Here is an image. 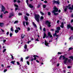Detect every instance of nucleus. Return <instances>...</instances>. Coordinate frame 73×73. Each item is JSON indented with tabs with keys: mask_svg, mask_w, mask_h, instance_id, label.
<instances>
[{
	"mask_svg": "<svg viewBox=\"0 0 73 73\" xmlns=\"http://www.w3.org/2000/svg\"><path fill=\"white\" fill-rule=\"evenodd\" d=\"M17 10H18V8H16L15 9V11H16Z\"/></svg>",
	"mask_w": 73,
	"mask_h": 73,
	"instance_id": "57",
	"label": "nucleus"
},
{
	"mask_svg": "<svg viewBox=\"0 0 73 73\" xmlns=\"http://www.w3.org/2000/svg\"><path fill=\"white\" fill-rule=\"evenodd\" d=\"M46 34L45 33V32H44L43 36V38H46Z\"/></svg>",
	"mask_w": 73,
	"mask_h": 73,
	"instance_id": "11",
	"label": "nucleus"
},
{
	"mask_svg": "<svg viewBox=\"0 0 73 73\" xmlns=\"http://www.w3.org/2000/svg\"><path fill=\"white\" fill-rule=\"evenodd\" d=\"M25 19L26 21H28V17L27 16H25Z\"/></svg>",
	"mask_w": 73,
	"mask_h": 73,
	"instance_id": "19",
	"label": "nucleus"
},
{
	"mask_svg": "<svg viewBox=\"0 0 73 73\" xmlns=\"http://www.w3.org/2000/svg\"><path fill=\"white\" fill-rule=\"evenodd\" d=\"M68 62L69 63H70L71 62V59H69L68 60Z\"/></svg>",
	"mask_w": 73,
	"mask_h": 73,
	"instance_id": "33",
	"label": "nucleus"
},
{
	"mask_svg": "<svg viewBox=\"0 0 73 73\" xmlns=\"http://www.w3.org/2000/svg\"><path fill=\"white\" fill-rule=\"evenodd\" d=\"M28 29V30H27V31H30V28H29V27H28L27 28Z\"/></svg>",
	"mask_w": 73,
	"mask_h": 73,
	"instance_id": "49",
	"label": "nucleus"
},
{
	"mask_svg": "<svg viewBox=\"0 0 73 73\" xmlns=\"http://www.w3.org/2000/svg\"><path fill=\"white\" fill-rule=\"evenodd\" d=\"M13 16V14L12 13L10 14V15L9 17V18H11L12 16Z\"/></svg>",
	"mask_w": 73,
	"mask_h": 73,
	"instance_id": "16",
	"label": "nucleus"
},
{
	"mask_svg": "<svg viewBox=\"0 0 73 73\" xmlns=\"http://www.w3.org/2000/svg\"><path fill=\"white\" fill-rule=\"evenodd\" d=\"M30 56H27L25 58V60H28V58H29Z\"/></svg>",
	"mask_w": 73,
	"mask_h": 73,
	"instance_id": "31",
	"label": "nucleus"
},
{
	"mask_svg": "<svg viewBox=\"0 0 73 73\" xmlns=\"http://www.w3.org/2000/svg\"><path fill=\"white\" fill-rule=\"evenodd\" d=\"M69 7H70V4H69L68 5V6H66V7H65L64 9V12H66V11H67V10H68V8Z\"/></svg>",
	"mask_w": 73,
	"mask_h": 73,
	"instance_id": "5",
	"label": "nucleus"
},
{
	"mask_svg": "<svg viewBox=\"0 0 73 73\" xmlns=\"http://www.w3.org/2000/svg\"><path fill=\"white\" fill-rule=\"evenodd\" d=\"M11 58L13 60H14V58H13V56L12 55H11Z\"/></svg>",
	"mask_w": 73,
	"mask_h": 73,
	"instance_id": "35",
	"label": "nucleus"
},
{
	"mask_svg": "<svg viewBox=\"0 0 73 73\" xmlns=\"http://www.w3.org/2000/svg\"><path fill=\"white\" fill-rule=\"evenodd\" d=\"M58 54H62V53L58 52Z\"/></svg>",
	"mask_w": 73,
	"mask_h": 73,
	"instance_id": "48",
	"label": "nucleus"
},
{
	"mask_svg": "<svg viewBox=\"0 0 73 73\" xmlns=\"http://www.w3.org/2000/svg\"><path fill=\"white\" fill-rule=\"evenodd\" d=\"M54 13V15L55 16H56L57 15H58V13Z\"/></svg>",
	"mask_w": 73,
	"mask_h": 73,
	"instance_id": "26",
	"label": "nucleus"
},
{
	"mask_svg": "<svg viewBox=\"0 0 73 73\" xmlns=\"http://www.w3.org/2000/svg\"><path fill=\"white\" fill-rule=\"evenodd\" d=\"M33 24L34 25V27H35L36 28H37V25H36V24H35V22H33Z\"/></svg>",
	"mask_w": 73,
	"mask_h": 73,
	"instance_id": "13",
	"label": "nucleus"
},
{
	"mask_svg": "<svg viewBox=\"0 0 73 73\" xmlns=\"http://www.w3.org/2000/svg\"><path fill=\"white\" fill-rule=\"evenodd\" d=\"M54 10L52 11V13H55V12H58V9L56 7L54 6Z\"/></svg>",
	"mask_w": 73,
	"mask_h": 73,
	"instance_id": "4",
	"label": "nucleus"
},
{
	"mask_svg": "<svg viewBox=\"0 0 73 73\" xmlns=\"http://www.w3.org/2000/svg\"><path fill=\"white\" fill-rule=\"evenodd\" d=\"M14 6L15 7H17V8H19V6H18L17 5L15 4Z\"/></svg>",
	"mask_w": 73,
	"mask_h": 73,
	"instance_id": "24",
	"label": "nucleus"
},
{
	"mask_svg": "<svg viewBox=\"0 0 73 73\" xmlns=\"http://www.w3.org/2000/svg\"><path fill=\"white\" fill-rule=\"evenodd\" d=\"M60 27L62 28H64V26L62 25H60Z\"/></svg>",
	"mask_w": 73,
	"mask_h": 73,
	"instance_id": "51",
	"label": "nucleus"
},
{
	"mask_svg": "<svg viewBox=\"0 0 73 73\" xmlns=\"http://www.w3.org/2000/svg\"><path fill=\"white\" fill-rule=\"evenodd\" d=\"M35 20L37 21V22H39L40 20H39V18H40V15L38 14H36L35 15Z\"/></svg>",
	"mask_w": 73,
	"mask_h": 73,
	"instance_id": "1",
	"label": "nucleus"
},
{
	"mask_svg": "<svg viewBox=\"0 0 73 73\" xmlns=\"http://www.w3.org/2000/svg\"><path fill=\"white\" fill-rule=\"evenodd\" d=\"M49 44V43L47 42V41L46 40H45L44 44L45 45H46V46H47L49 47V46L48 44Z\"/></svg>",
	"mask_w": 73,
	"mask_h": 73,
	"instance_id": "9",
	"label": "nucleus"
},
{
	"mask_svg": "<svg viewBox=\"0 0 73 73\" xmlns=\"http://www.w3.org/2000/svg\"><path fill=\"white\" fill-rule=\"evenodd\" d=\"M1 11L2 12H4L5 11V7H4V6L3 5H1Z\"/></svg>",
	"mask_w": 73,
	"mask_h": 73,
	"instance_id": "8",
	"label": "nucleus"
},
{
	"mask_svg": "<svg viewBox=\"0 0 73 73\" xmlns=\"http://www.w3.org/2000/svg\"><path fill=\"white\" fill-rule=\"evenodd\" d=\"M25 23L26 25H28L29 24V23H28V22H26Z\"/></svg>",
	"mask_w": 73,
	"mask_h": 73,
	"instance_id": "47",
	"label": "nucleus"
},
{
	"mask_svg": "<svg viewBox=\"0 0 73 73\" xmlns=\"http://www.w3.org/2000/svg\"><path fill=\"white\" fill-rule=\"evenodd\" d=\"M29 7L30 8H33V6L31 4H29Z\"/></svg>",
	"mask_w": 73,
	"mask_h": 73,
	"instance_id": "14",
	"label": "nucleus"
},
{
	"mask_svg": "<svg viewBox=\"0 0 73 73\" xmlns=\"http://www.w3.org/2000/svg\"><path fill=\"white\" fill-rule=\"evenodd\" d=\"M62 58H63V60H64V64H65L66 63L67 61H68V58L65 57V56L64 55H62Z\"/></svg>",
	"mask_w": 73,
	"mask_h": 73,
	"instance_id": "2",
	"label": "nucleus"
},
{
	"mask_svg": "<svg viewBox=\"0 0 73 73\" xmlns=\"http://www.w3.org/2000/svg\"><path fill=\"white\" fill-rule=\"evenodd\" d=\"M44 3H48V1H44Z\"/></svg>",
	"mask_w": 73,
	"mask_h": 73,
	"instance_id": "56",
	"label": "nucleus"
},
{
	"mask_svg": "<svg viewBox=\"0 0 73 73\" xmlns=\"http://www.w3.org/2000/svg\"><path fill=\"white\" fill-rule=\"evenodd\" d=\"M50 37V38H52V37H53V36L52 35H51V33L50 32H49L48 33V36H46V38H47L48 37Z\"/></svg>",
	"mask_w": 73,
	"mask_h": 73,
	"instance_id": "6",
	"label": "nucleus"
},
{
	"mask_svg": "<svg viewBox=\"0 0 73 73\" xmlns=\"http://www.w3.org/2000/svg\"><path fill=\"white\" fill-rule=\"evenodd\" d=\"M13 35V34L12 33H10V37H12V35Z\"/></svg>",
	"mask_w": 73,
	"mask_h": 73,
	"instance_id": "43",
	"label": "nucleus"
},
{
	"mask_svg": "<svg viewBox=\"0 0 73 73\" xmlns=\"http://www.w3.org/2000/svg\"><path fill=\"white\" fill-rule=\"evenodd\" d=\"M61 25H63V26H64V23H63V22H62V23H61Z\"/></svg>",
	"mask_w": 73,
	"mask_h": 73,
	"instance_id": "61",
	"label": "nucleus"
},
{
	"mask_svg": "<svg viewBox=\"0 0 73 73\" xmlns=\"http://www.w3.org/2000/svg\"><path fill=\"white\" fill-rule=\"evenodd\" d=\"M36 62H38V63H39V62H39V61L37 60H36Z\"/></svg>",
	"mask_w": 73,
	"mask_h": 73,
	"instance_id": "58",
	"label": "nucleus"
},
{
	"mask_svg": "<svg viewBox=\"0 0 73 73\" xmlns=\"http://www.w3.org/2000/svg\"><path fill=\"white\" fill-rule=\"evenodd\" d=\"M55 4H57L58 5L60 4V2L59 1H56L55 0L53 1V4L54 5Z\"/></svg>",
	"mask_w": 73,
	"mask_h": 73,
	"instance_id": "7",
	"label": "nucleus"
},
{
	"mask_svg": "<svg viewBox=\"0 0 73 73\" xmlns=\"http://www.w3.org/2000/svg\"><path fill=\"white\" fill-rule=\"evenodd\" d=\"M15 32L16 33H18V32H19V30H18V29L15 30Z\"/></svg>",
	"mask_w": 73,
	"mask_h": 73,
	"instance_id": "22",
	"label": "nucleus"
},
{
	"mask_svg": "<svg viewBox=\"0 0 73 73\" xmlns=\"http://www.w3.org/2000/svg\"><path fill=\"white\" fill-rule=\"evenodd\" d=\"M11 31H13V28L11 27Z\"/></svg>",
	"mask_w": 73,
	"mask_h": 73,
	"instance_id": "50",
	"label": "nucleus"
},
{
	"mask_svg": "<svg viewBox=\"0 0 73 73\" xmlns=\"http://www.w3.org/2000/svg\"><path fill=\"white\" fill-rule=\"evenodd\" d=\"M6 41V40H4L3 41V42H5Z\"/></svg>",
	"mask_w": 73,
	"mask_h": 73,
	"instance_id": "64",
	"label": "nucleus"
},
{
	"mask_svg": "<svg viewBox=\"0 0 73 73\" xmlns=\"http://www.w3.org/2000/svg\"><path fill=\"white\" fill-rule=\"evenodd\" d=\"M46 7V5H43V7L44 8H45Z\"/></svg>",
	"mask_w": 73,
	"mask_h": 73,
	"instance_id": "29",
	"label": "nucleus"
},
{
	"mask_svg": "<svg viewBox=\"0 0 73 73\" xmlns=\"http://www.w3.org/2000/svg\"><path fill=\"white\" fill-rule=\"evenodd\" d=\"M19 22V21H15V22L14 23V24H17V23H18V22Z\"/></svg>",
	"mask_w": 73,
	"mask_h": 73,
	"instance_id": "23",
	"label": "nucleus"
},
{
	"mask_svg": "<svg viewBox=\"0 0 73 73\" xmlns=\"http://www.w3.org/2000/svg\"><path fill=\"white\" fill-rule=\"evenodd\" d=\"M62 55L60 56L59 58V59H60V60H61V58H62Z\"/></svg>",
	"mask_w": 73,
	"mask_h": 73,
	"instance_id": "55",
	"label": "nucleus"
},
{
	"mask_svg": "<svg viewBox=\"0 0 73 73\" xmlns=\"http://www.w3.org/2000/svg\"><path fill=\"white\" fill-rule=\"evenodd\" d=\"M70 28L72 31L73 30V27L71 26V27H70Z\"/></svg>",
	"mask_w": 73,
	"mask_h": 73,
	"instance_id": "46",
	"label": "nucleus"
},
{
	"mask_svg": "<svg viewBox=\"0 0 73 73\" xmlns=\"http://www.w3.org/2000/svg\"><path fill=\"white\" fill-rule=\"evenodd\" d=\"M43 31L44 32H46V30L45 29V28H43Z\"/></svg>",
	"mask_w": 73,
	"mask_h": 73,
	"instance_id": "45",
	"label": "nucleus"
},
{
	"mask_svg": "<svg viewBox=\"0 0 73 73\" xmlns=\"http://www.w3.org/2000/svg\"><path fill=\"white\" fill-rule=\"evenodd\" d=\"M55 33H59V30H58L55 31Z\"/></svg>",
	"mask_w": 73,
	"mask_h": 73,
	"instance_id": "27",
	"label": "nucleus"
},
{
	"mask_svg": "<svg viewBox=\"0 0 73 73\" xmlns=\"http://www.w3.org/2000/svg\"><path fill=\"white\" fill-rule=\"evenodd\" d=\"M40 5H38V6H37V7L38 8H40Z\"/></svg>",
	"mask_w": 73,
	"mask_h": 73,
	"instance_id": "39",
	"label": "nucleus"
},
{
	"mask_svg": "<svg viewBox=\"0 0 73 73\" xmlns=\"http://www.w3.org/2000/svg\"><path fill=\"white\" fill-rule=\"evenodd\" d=\"M25 37V35L22 34L21 36V38H24V37Z\"/></svg>",
	"mask_w": 73,
	"mask_h": 73,
	"instance_id": "17",
	"label": "nucleus"
},
{
	"mask_svg": "<svg viewBox=\"0 0 73 73\" xmlns=\"http://www.w3.org/2000/svg\"><path fill=\"white\" fill-rule=\"evenodd\" d=\"M18 15L19 16H20L21 15H22V14L20 13H19Z\"/></svg>",
	"mask_w": 73,
	"mask_h": 73,
	"instance_id": "52",
	"label": "nucleus"
},
{
	"mask_svg": "<svg viewBox=\"0 0 73 73\" xmlns=\"http://www.w3.org/2000/svg\"><path fill=\"white\" fill-rule=\"evenodd\" d=\"M67 68H68V69H70V68H71V66H68Z\"/></svg>",
	"mask_w": 73,
	"mask_h": 73,
	"instance_id": "42",
	"label": "nucleus"
},
{
	"mask_svg": "<svg viewBox=\"0 0 73 73\" xmlns=\"http://www.w3.org/2000/svg\"><path fill=\"white\" fill-rule=\"evenodd\" d=\"M70 22H71V23H72L73 22V19L71 20Z\"/></svg>",
	"mask_w": 73,
	"mask_h": 73,
	"instance_id": "63",
	"label": "nucleus"
},
{
	"mask_svg": "<svg viewBox=\"0 0 73 73\" xmlns=\"http://www.w3.org/2000/svg\"><path fill=\"white\" fill-rule=\"evenodd\" d=\"M45 23L47 25V26L48 27H51V23H50V22L48 20H47L45 22Z\"/></svg>",
	"mask_w": 73,
	"mask_h": 73,
	"instance_id": "3",
	"label": "nucleus"
},
{
	"mask_svg": "<svg viewBox=\"0 0 73 73\" xmlns=\"http://www.w3.org/2000/svg\"><path fill=\"white\" fill-rule=\"evenodd\" d=\"M16 62V61L14 60L13 61H12L11 62V63H12V64H13V65L15 64V62Z\"/></svg>",
	"mask_w": 73,
	"mask_h": 73,
	"instance_id": "18",
	"label": "nucleus"
},
{
	"mask_svg": "<svg viewBox=\"0 0 73 73\" xmlns=\"http://www.w3.org/2000/svg\"><path fill=\"white\" fill-rule=\"evenodd\" d=\"M33 57L34 58V60H36V57H37L38 58H39V56L37 55H34L33 56Z\"/></svg>",
	"mask_w": 73,
	"mask_h": 73,
	"instance_id": "10",
	"label": "nucleus"
},
{
	"mask_svg": "<svg viewBox=\"0 0 73 73\" xmlns=\"http://www.w3.org/2000/svg\"><path fill=\"white\" fill-rule=\"evenodd\" d=\"M35 41H39V40H38V38H36V40Z\"/></svg>",
	"mask_w": 73,
	"mask_h": 73,
	"instance_id": "44",
	"label": "nucleus"
},
{
	"mask_svg": "<svg viewBox=\"0 0 73 73\" xmlns=\"http://www.w3.org/2000/svg\"><path fill=\"white\" fill-rule=\"evenodd\" d=\"M21 1L20 0H18L17 1V3H20Z\"/></svg>",
	"mask_w": 73,
	"mask_h": 73,
	"instance_id": "62",
	"label": "nucleus"
},
{
	"mask_svg": "<svg viewBox=\"0 0 73 73\" xmlns=\"http://www.w3.org/2000/svg\"><path fill=\"white\" fill-rule=\"evenodd\" d=\"M9 32H8L6 33V35H7V36L8 35H9Z\"/></svg>",
	"mask_w": 73,
	"mask_h": 73,
	"instance_id": "54",
	"label": "nucleus"
},
{
	"mask_svg": "<svg viewBox=\"0 0 73 73\" xmlns=\"http://www.w3.org/2000/svg\"><path fill=\"white\" fill-rule=\"evenodd\" d=\"M21 62H23V58H21Z\"/></svg>",
	"mask_w": 73,
	"mask_h": 73,
	"instance_id": "36",
	"label": "nucleus"
},
{
	"mask_svg": "<svg viewBox=\"0 0 73 73\" xmlns=\"http://www.w3.org/2000/svg\"><path fill=\"white\" fill-rule=\"evenodd\" d=\"M71 25H67V27L68 29H69V28H71Z\"/></svg>",
	"mask_w": 73,
	"mask_h": 73,
	"instance_id": "12",
	"label": "nucleus"
},
{
	"mask_svg": "<svg viewBox=\"0 0 73 73\" xmlns=\"http://www.w3.org/2000/svg\"><path fill=\"white\" fill-rule=\"evenodd\" d=\"M48 16H50V12H48Z\"/></svg>",
	"mask_w": 73,
	"mask_h": 73,
	"instance_id": "41",
	"label": "nucleus"
},
{
	"mask_svg": "<svg viewBox=\"0 0 73 73\" xmlns=\"http://www.w3.org/2000/svg\"><path fill=\"white\" fill-rule=\"evenodd\" d=\"M8 13V11H5L4 13V14H6V13Z\"/></svg>",
	"mask_w": 73,
	"mask_h": 73,
	"instance_id": "40",
	"label": "nucleus"
},
{
	"mask_svg": "<svg viewBox=\"0 0 73 73\" xmlns=\"http://www.w3.org/2000/svg\"><path fill=\"white\" fill-rule=\"evenodd\" d=\"M16 29H18L19 30V31L20 30V27H19L18 28H17Z\"/></svg>",
	"mask_w": 73,
	"mask_h": 73,
	"instance_id": "53",
	"label": "nucleus"
},
{
	"mask_svg": "<svg viewBox=\"0 0 73 73\" xmlns=\"http://www.w3.org/2000/svg\"><path fill=\"white\" fill-rule=\"evenodd\" d=\"M6 50H7V49H4L3 50V53H4L5 52V51H6Z\"/></svg>",
	"mask_w": 73,
	"mask_h": 73,
	"instance_id": "34",
	"label": "nucleus"
},
{
	"mask_svg": "<svg viewBox=\"0 0 73 73\" xmlns=\"http://www.w3.org/2000/svg\"><path fill=\"white\" fill-rule=\"evenodd\" d=\"M69 58H71V59H72V60L73 61V56H69Z\"/></svg>",
	"mask_w": 73,
	"mask_h": 73,
	"instance_id": "21",
	"label": "nucleus"
},
{
	"mask_svg": "<svg viewBox=\"0 0 73 73\" xmlns=\"http://www.w3.org/2000/svg\"><path fill=\"white\" fill-rule=\"evenodd\" d=\"M40 13L42 16H43L44 15V13L42 12V11H40Z\"/></svg>",
	"mask_w": 73,
	"mask_h": 73,
	"instance_id": "25",
	"label": "nucleus"
},
{
	"mask_svg": "<svg viewBox=\"0 0 73 73\" xmlns=\"http://www.w3.org/2000/svg\"><path fill=\"white\" fill-rule=\"evenodd\" d=\"M17 65H20V63L18 61L17 62Z\"/></svg>",
	"mask_w": 73,
	"mask_h": 73,
	"instance_id": "32",
	"label": "nucleus"
},
{
	"mask_svg": "<svg viewBox=\"0 0 73 73\" xmlns=\"http://www.w3.org/2000/svg\"><path fill=\"white\" fill-rule=\"evenodd\" d=\"M73 49V47H70L68 49V51H70V50H72Z\"/></svg>",
	"mask_w": 73,
	"mask_h": 73,
	"instance_id": "20",
	"label": "nucleus"
},
{
	"mask_svg": "<svg viewBox=\"0 0 73 73\" xmlns=\"http://www.w3.org/2000/svg\"><path fill=\"white\" fill-rule=\"evenodd\" d=\"M57 29L58 30H60V27H57Z\"/></svg>",
	"mask_w": 73,
	"mask_h": 73,
	"instance_id": "37",
	"label": "nucleus"
},
{
	"mask_svg": "<svg viewBox=\"0 0 73 73\" xmlns=\"http://www.w3.org/2000/svg\"><path fill=\"white\" fill-rule=\"evenodd\" d=\"M40 20H43V19H44V17L42 16H41L40 17Z\"/></svg>",
	"mask_w": 73,
	"mask_h": 73,
	"instance_id": "30",
	"label": "nucleus"
},
{
	"mask_svg": "<svg viewBox=\"0 0 73 73\" xmlns=\"http://www.w3.org/2000/svg\"><path fill=\"white\" fill-rule=\"evenodd\" d=\"M27 48V44H25L24 46V49H26Z\"/></svg>",
	"mask_w": 73,
	"mask_h": 73,
	"instance_id": "28",
	"label": "nucleus"
},
{
	"mask_svg": "<svg viewBox=\"0 0 73 73\" xmlns=\"http://www.w3.org/2000/svg\"><path fill=\"white\" fill-rule=\"evenodd\" d=\"M4 25L3 23H0V27H2Z\"/></svg>",
	"mask_w": 73,
	"mask_h": 73,
	"instance_id": "15",
	"label": "nucleus"
},
{
	"mask_svg": "<svg viewBox=\"0 0 73 73\" xmlns=\"http://www.w3.org/2000/svg\"><path fill=\"white\" fill-rule=\"evenodd\" d=\"M0 17H1V18H3V15H1L0 16Z\"/></svg>",
	"mask_w": 73,
	"mask_h": 73,
	"instance_id": "60",
	"label": "nucleus"
},
{
	"mask_svg": "<svg viewBox=\"0 0 73 73\" xmlns=\"http://www.w3.org/2000/svg\"><path fill=\"white\" fill-rule=\"evenodd\" d=\"M27 64L28 65H29V61H27Z\"/></svg>",
	"mask_w": 73,
	"mask_h": 73,
	"instance_id": "38",
	"label": "nucleus"
},
{
	"mask_svg": "<svg viewBox=\"0 0 73 73\" xmlns=\"http://www.w3.org/2000/svg\"><path fill=\"white\" fill-rule=\"evenodd\" d=\"M7 69H5L4 70V72H7Z\"/></svg>",
	"mask_w": 73,
	"mask_h": 73,
	"instance_id": "59",
	"label": "nucleus"
}]
</instances>
